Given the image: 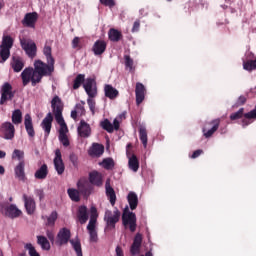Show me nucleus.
Masks as SVG:
<instances>
[{
  "mask_svg": "<svg viewBox=\"0 0 256 256\" xmlns=\"http://www.w3.org/2000/svg\"><path fill=\"white\" fill-rule=\"evenodd\" d=\"M43 55L46 58V63L42 60L34 61L33 83H35V81L41 83L43 77H51L55 72V58L53 57V50L51 46H44Z\"/></svg>",
  "mask_w": 256,
  "mask_h": 256,
  "instance_id": "nucleus-1",
  "label": "nucleus"
},
{
  "mask_svg": "<svg viewBox=\"0 0 256 256\" xmlns=\"http://www.w3.org/2000/svg\"><path fill=\"white\" fill-rule=\"evenodd\" d=\"M13 38L9 35H4L0 45V63H5L11 57V48L13 47Z\"/></svg>",
  "mask_w": 256,
  "mask_h": 256,
  "instance_id": "nucleus-2",
  "label": "nucleus"
},
{
  "mask_svg": "<svg viewBox=\"0 0 256 256\" xmlns=\"http://www.w3.org/2000/svg\"><path fill=\"white\" fill-rule=\"evenodd\" d=\"M122 223L124 227L129 226L131 233H135L137 230V216L135 213L129 211V206H126L123 210Z\"/></svg>",
  "mask_w": 256,
  "mask_h": 256,
  "instance_id": "nucleus-3",
  "label": "nucleus"
},
{
  "mask_svg": "<svg viewBox=\"0 0 256 256\" xmlns=\"http://www.w3.org/2000/svg\"><path fill=\"white\" fill-rule=\"evenodd\" d=\"M119 219H121V212L119 209L114 210H106L104 214V221L106 223V229H115V225L119 223Z\"/></svg>",
  "mask_w": 256,
  "mask_h": 256,
  "instance_id": "nucleus-4",
  "label": "nucleus"
},
{
  "mask_svg": "<svg viewBox=\"0 0 256 256\" xmlns=\"http://www.w3.org/2000/svg\"><path fill=\"white\" fill-rule=\"evenodd\" d=\"M0 213L5 217H9V219H17V217H21L23 212L15 204L0 203Z\"/></svg>",
  "mask_w": 256,
  "mask_h": 256,
  "instance_id": "nucleus-5",
  "label": "nucleus"
},
{
  "mask_svg": "<svg viewBox=\"0 0 256 256\" xmlns=\"http://www.w3.org/2000/svg\"><path fill=\"white\" fill-rule=\"evenodd\" d=\"M20 45L30 59L37 57V44L33 40L22 38L20 39Z\"/></svg>",
  "mask_w": 256,
  "mask_h": 256,
  "instance_id": "nucleus-6",
  "label": "nucleus"
},
{
  "mask_svg": "<svg viewBox=\"0 0 256 256\" xmlns=\"http://www.w3.org/2000/svg\"><path fill=\"white\" fill-rule=\"evenodd\" d=\"M0 93V105H5L7 101H13V97H15V92H13V86H11L9 82H5L2 85Z\"/></svg>",
  "mask_w": 256,
  "mask_h": 256,
  "instance_id": "nucleus-7",
  "label": "nucleus"
},
{
  "mask_svg": "<svg viewBox=\"0 0 256 256\" xmlns=\"http://www.w3.org/2000/svg\"><path fill=\"white\" fill-rule=\"evenodd\" d=\"M71 230L68 228H61L56 236L55 245L63 247L67 243H71Z\"/></svg>",
  "mask_w": 256,
  "mask_h": 256,
  "instance_id": "nucleus-8",
  "label": "nucleus"
},
{
  "mask_svg": "<svg viewBox=\"0 0 256 256\" xmlns=\"http://www.w3.org/2000/svg\"><path fill=\"white\" fill-rule=\"evenodd\" d=\"M34 77H35V72L33 70V67L25 68L21 73L22 85L24 87H27V85L31 83L32 87H35V85H37V83H40V82H37V81L33 82Z\"/></svg>",
  "mask_w": 256,
  "mask_h": 256,
  "instance_id": "nucleus-9",
  "label": "nucleus"
},
{
  "mask_svg": "<svg viewBox=\"0 0 256 256\" xmlns=\"http://www.w3.org/2000/svg\"><path fill=\"white\" fill-rule=\"evenodd\" d=\"M219 125H221L220 119H214L211 122L207 123L206 126L203 128L204 137L209 139L213 137L217 129H219Z\"/></svg>",
  "mask_w": 256,
  "mask_h": 256,
  "instance_id": "nucleus-10",
  "label": "nucleus"
},
{
  "mask_svg": "<svg viewBox=\"0 0 256 256\" xmlns=\"http://www.w3.org/2000/svg\"><path fill=\"white\" fill-rule=\"evenodd\" d=\"M51 107H52V111L55 119L59 117H63L64 104H63V100H61L59 96L56 95L52 98Z\"/></svg>",
  "mask_w": 256,
  "mask_h": 256,
  "instance_id": "nucleus-11",
  "label": "nucleus"
},
{
  "mask_svg": "<svg viewBox=\"0 0 256 256\" xmlns=\"http://www.w3.org/2000/svg\"><path fill=\"white\" fill-rule=\"evenodd\" d=\"M0 131L6 140L15 138V126L11 122H4L1 124Z\"/></svg>",
  "mask_w": 256,
  "mask_h": 256,
  "instance_id": "nucleus-12",
  "label": "nucleus"
},
{
  "mask_svg": "<svg viewBox=\"0 0 256 256\" xmlns=\"http://www.w3.org/2000/svg\"><path fill=\"white\" fill-rule=\"evenodd\" d=\"M141 245H143V235H141V233H137L130 247L131 255H139V253H141Z\"/></svg>",
  "mask_w": 256,
  "mask_h": 256,
  "instance_id": "nucleus-13",
  "label": "nucleus"
},
{
  "mask_svg": "<svg viewBox=\"0 0 256 256\" xmlns=\"http://www.w3.org/2000/svg\"><path fill=\"white\" fill-rule=\"evenodd\" d=\"M78 191L83 197H89L93 192V186L86 180H79L77 183Z\"/></svg>",
  "mask_w": 256,
  "mask_h": 256,
  "instance_id": "nucleus-14",
  "label": "nucleus"
},
{
  "mask_svg": "<svg viewBox=\"0 0 256 256\" xmlns=\"http://www.w3.org/2000/svg\"><path fill=\"white\" fill-rule=\"evenodd\" d=\"M54 167L58 175H63L65 173V163H63V158L61 156V150L56 149L54 158Z\"/></svg>",
  "mask_w": 256,
  "mask_h": 256,
  "instance_id": "nucleus-15",
  "label": "nucleus"
},
{
  "mask_svg": "<svg viewBox=\"0 0 256 256\" xmlns=\"http://www.w3.org/2000/svg\"><path fill=\"white\" fill-rule=\"evenodd\" d=\"M89 183L94 187H103V174L97 170L89 173Z\"/></svg>",
  "mask_w": 256,
  "mask_h": 256,
  "instance_id": "nucleus-16",
  "label": "nucleus"
},
{
  "mask_svg": "<svg viewBox=\"0 0 256 256\" xmlns=\"http://www.w3.org/2000/svg\"><path fill=\"white\" fill-rule=\"evenodd\" d=\"M41 127L45 133V137H49L51 134V128L53 127V114L49 112L42 120Z\"/></svg>",
  "mask_w": 256,
  "mask_h": 256,
  "instance_id": "nucleus-17",
  "label": "nucleus"
},
{
  "mask_svg": "<svg viewBox=\"0 0 256 256\" xmlns=\"http://www.w3.org/2000/svg\"><path fill=\"white\" fill-rule=\"evenodd\" d=\"M23 201L26 213L28 215H33V213H35V209H37L35 199H33L31 196H27V194H23Z\"/></svg>",
  "mask_w": 256,
  "mask_h": 256,
  "instance_id": "nucleus-18",
  "label": "nucleus"
},
{
  "mask_svg": "<svg viewBox=\"0 0 256 256\" xmlns=\"http://www.w3.org/2000/svg\"><path fill=\"white\" fill-rule=\"evenodd\" d=\"M105 189H106V197H108L110 205H112V207H115V203L117 202V195L115 194V189L111 187L110 179L106 180Z\"/></svg>",
  "mask_w": 256,
  "mask_h": 256,
  "instance_id": "nucleus-19",
  "label": "nucleus"
},
{
  "mask_svg": "<svg viewBox=\"0 0 256 256\" xmlns=\"http://www.w3.org/2000/svg\"><path fill=\"white\" fill-rule=\"evenodd\" d=\"M37 19H39V14H37V12L27 13L22 20V25H24V27L35 28Z\"/></svg>",
  "mask_w": 256,
  "mask_h": 256,
  "instance_id": "nucleus-20",
  "label": "nucleus"
},
{
  "mask_svg": "<svg viewBox=\"0 0 256 256\" xmlns=\"http://www.w3.org/2000/svg\"><path fill=\"white\" fill-rule=\"evenodd\" d=\"M10 66L12 67L14 73H21L25 67V61L20 56H13L10 61Z\"/></svg>",
  "mask_w": 256,
  "mask_h": 256,
  "instance_id": "nucleus-21",
  "label": "nucleus"
},
{
  "mask_svg": "<svg viewBox=\"0 0 256 256\" xmlns=\"http://www.w3.org/2000/svg\"><path fill=\"white\" fill-rule=\"evenodd\" d=\"M78 134L84 139H87V137H91V126L87 122H85V120L80 121V125L78 126Z\"/></svg>",
  "mask_w": 256,
  "mask_h": 256,
  "instance_id": "nucleus-22",
  "label": "nucleus"
},
{
  "mask_svg": "<svg viewBox=\"0 0 256 256\" xmlns=\"http://www.w3.org/2000/svg\"><path fill=\"white\" fill-rule=\"evenodd\" d=\"M145 85L141 82L136 83L135 95H136V104L139 105L145 101Z\"/></svg>",
  "mask_w": 256,
  "mask_h": 256,
  "instance_id": "nucleus-23",
  "label": "nucleus"
},
{
  "mask_svg": "<svg viewBox=\"0 0 256 256\" xmlns=\"http://www.w3.org/2000/svg\"><path fill=\"white\" fill-rule=\"evenodd\" d=\"M24 126L26 129V133H28V137H35V128L33 127V118H31L30 114H26L24 116Z\"/></svg>",
  "mask_w": 256,
  "mask_h": 256,
  "instance_id": "nucleus-24",
  "label": "nucleus"
},
{
  "mask_svg": "<svg viewBox=\"0 0 256 256\" xmlns=\"http://www.w3.org/2000/svg\"><path fill=\"white\" fill-rule=\"evenodd\" d=\"M15 177L18 181H25L27 176L25 175V161H21L14 168Z\"/></svg>",
  "mask_w": 256,
  "mask_h": 256,
  "instance_id": "nucleus-25",
  "label": "nucleus"
},
{
  "mask_svg": "<svg viewBox=\"0 0 256 256\" xmlns=\"http://www.w3.org/2000/svg\"><path fill=\"white\" fill-rule=\"evenodd\" d=\"M104 95L107 97V99H111L113 101L119 97V90H117L111 84H106L104 86Z\"/></svg>",
  "mask_w": 256,
  "mask_h": 256,
  "instance_id": "nucleus-26",
  "label": "nucleus"
},
{
  "mask_svg": "<svg viewBox=\"0 0 256 256\" xmlns=\"http://www.w3.org/2000/svg\"><path fill=\"white\" fill-rule=\"evenodd\" d=\"M107 50V42L105 40H97L92 48L94 55H103Z\"/></svg>",
  "mask_w": 256,
  "mask_h": 256,
  "instance_id": "nucleus-27",
  "label": "nucleus"
},
{
  "mask_svg": "<svg viewBox=\"0 0 256 256\" xmlns=\"http://www.w3.org/2000/svg\"><path fill=\"white\" fill-rule=\"evenodd\" d=\"M105 153V146L99 143H94L89 150L90 157H101Z\"/></svg>",
  "mask_w": 256,
  "mask_h": 256,
  "instance_id": "nucleus-28",
  "label": "nucleus"
},
{
  "mask_svg": "<svg viewBox=\"0 0 256 256\" xmlns=\"http://www.w3.org/2000/svg\"><path fill=\"white\" fill-rule=\"evenodd\" d=\"M78 221L81 225H85L89 221V213L87 212V206H80L77 213Z\"/></svg>",
  "mask_w": 256,
  "mask_h": 256,
  "instance_id": "nucleus-29",
  "label": "nucleus"
},
{
  "mask_svg": "<svg viewBox=\"0 0 256 256\" xmlns=\"http://www.w3.org/2000/svg\"><path fill=\"white\" fill-rule=\"evenodd\" d=\"M127 201L129 203L131 211H135V209H137V206L139 205V197L137 196V193L129 192L127 196Z\"/></svg>",
  "mask_w": 256,
  "mask_h": 256,
  "instance_id": "nucleus-30",
  "label": "nucleus"
},
{
  "mask_svg": "<svg viewBox=\"0 0 256 256\" xmlns=\"http://www.w3.org/2000/svg\"><path fill=\"white\" fill-rule=\"evenodd\" d=\"M97 208L95 207H92L91 208V216H90V220H89V223L87 225V231H90V230H96L95 227L97 225Z\"/></svg>",
  "mask_w": 256,
  "mask_h": 256,
  "instance_id": "nucleus-31",
  "label": "nucleus"
},
{
  "mask_svg": "<svg viewBox=\"0 0 256 256\" xmlns=\"http://www.w3.org/2000/svg\"><path fill=\"white\" fill-rule=\"evenodd\" d=\"M47 175H49V167L47 164H43L34 174L35 179H47Z\"/></svg>",
  "mask_w": 256,
  "mask_h": 256,
  "instance_id": "nucleus-32",
  "label": "nucleus"
},
{
  "mask_svg": "<svg viewBox=\"0 0 256 256\" xmlns=\"http://www.w3.org/2000/svg\"><path fill=\"white\" fill-rule=\"evenodd\" d=\"M108 37L113 43H118V41H121V39L123 38V34L121 33V31L115 28H111L108 32Z\"/></svg>",
  "mask_w": 256,
  "mask_h": 256,
  "instance_id": "nucleus-33",
  "label": "nucleus"
},
{
  "mask_svg": "<svg viewBox=\"0 0 256 256\" xmlns=\"http://www.w3.org/2000/svg\"><path fill=\"white\" fill-rule=\"evenodd\" d=\"M55 120L60 126L59 135H67V133H69V128L67 127V123H65L63 116L55 118Z\"/></svg>",
  "mask_w": 256,
  "mask_h": 256,
  "instance_id": "nucleus-34",
  "label": "nucleus"
},
{
  "mask_svg": "<svg viewBox=\"0 0 256 256\" xmlns=\"http://www.w3.org/2000/svg\"><path fill=\"white\" fill-rule=\"evenodd\" d=\"M128 167L129 169H131V171H134V173H137V171H139V159L135 154H133L132 157L129 158Z\"/></svg>",
  "mask_w": 256,
  "mask_h": 256,
  "instance_id": "nucleus-35",
  "label": "nucleus"
},
{
  "mask_svg": "<svg viewBox=\"0 0 256 256\" xmlns=\"http://www.w3.org/2000/svg\"><path fill=\"white\" fill-rule=\"evenodd\" d=\"M37 243L40 245L41 249L44 251H49L51 249V244L49 243V240H47V237L45 236H37Z\"/></svg>",
  "mask_w": 256,
  "mask_h": 256,
  "instance_id": "nucleus-36",
  "label": "nucleus"
},
{
  "mask_svg": "<svg viewBox=\"0 0 256 256\" xmlns=\"http://www.w3.org/2000/svg\"><path fill=\"white\" fill-rule=\"evenodd\" d=\"M70 244L72 245V249H74L77 256H83V249L81 248V240H79V238L76 240H70Z\"/></svg>",
  "mask_w": 256,
  "mask_h": 256,
  "instance_id": "nucleus-37",
  "label": "nucleus"
},
{
  "mask_svg": "<svg viewBox=\"0 0 256 256\" xmlns=\"http://www.w3.org/2000/svg\"><path fill=\"white\" fill-rule=\"evenodd\" d=\"M139 137L144 149H147V143H148L147 128L143 126L139 128Z\"/></svg>",
  "mask_w": 256,
  "mask_h": 256,
  "instance_id": "nucleus-38",
  "label": "nucleus"
},
{
  "mask_svg": "<svg viewBox=\"0 0 256 256\" xmlns=\"http://www.w3.org/2000/svg\"><path fill=\"white\" fill-rule=\"evenodd\" d=\"M12 123H14V125H20V123H23V113L19 109L13 111Z\"/></svg>",
  "mask_w": 256,
  "mask_h": 256,
  "instance_id": "nucleus-39",
  "label": "nucleus"
},
{
  "mask_svg": "<svg viewBox=\"0 0 256 256\" xmlns=\"http://www.w3.org/2000/svg\"><path fill=\"white\" fill-rule=\"evenodd\" d=\"M67 193L71 199V201H74L75 203H79V201H81V198L79 196V190L77 189H73V188H70L67 190Z\"/></svg>",
  "mask_w": 256,
  "mask_h": 256,
  "instance_id": "nucleus-40",
  "label": "nucleus"
},
{
  "mask_svg": "<svg viewBox=\"0 0 256 256\" xmlns=\"http://www.w3.org/2000/svg\"><path fill=\"white\" fill-rule=\"evenodd\" d=\"M12 159L19 161V163L25 161V152H23V150L15 149L12 153Z\"/></svg>",
  "mask_w": 256,
  "mask_h": 256,
  "instance_id": "nucleus-41",
  "label": "nucleus"
},
{
  "mask_svg": "<svg viewBox=\"0 0 256 256\" xmlns=\"http://www.w3.org/2000/svg\"><path fill=\"white\" fill-rule=\"evenodd\" d=\"M83 83H85V76L83 74H78L74 80L73 89L74 90L79 89V87H81Z\"/></svg>",
  "mask_w": 256,
  "mask_h": 256,
  "instance_id": "nucleus-42",
  "label": "nucleus"
},
{
  "mask_svg": "<svg viewBox=\"0 0 256 256\" xmlns=\"http://www.w3.org/2000/svg\"><path fill=\"white\" fill-rule=\"evenodd\" d=\"M58 214L57 211H53L49 217H47L46 225L47 227H55V221H57Z\"/></svg>",
  "mask_w": 256,
  "mask_h": 256,
  "instance_id": "nucleus-43",
  "label": "nucleus"
},
{
  "mask_svg": "<svg viewBox=\"0 0 256 256\" xmlns=\"http://www.w3.org/2000/svg\"><path fill=\"white\" fill-rule=\"evenodd\" d=\"M245 117V108H240L237 112L230 115L231 121H237V119H243Z\"/></svg>",
  "mask_w": 256,
  "mask_h": 256,
  "instance_id": "nucleus-44",
  "label": "nucleus"
},
{
  "mask_svg": "<svg viewBox=\"0 0 256 256\" xmlns=\"http://www.w3.org/2000/svg\"><path fill=\"white\" fill-rule=\"evenodd\" d=\"M102 167H104L107 171L113 169L115 167V161H113V158H106L101 163Z\"/></svg>",
  "mask_w": 256,
  "mask_h": 256,
  "instance_id": "nucleus-45",
  "label": "nucleus"
},
{
  "mask_svg": "<svg viewBox=\"0 0 256 256\" xmlns=\"http://www.w3.org/2000/svg\"><path fill=\"white\" fill-rule=\"evenodd\" d=\"M101 127L104 129V131H107V133H113L114 128L113 124L109 121V119H105L104 121L101 122Z\"/></svg>",
  "mask_w": 256,
  "mask_h": 256,
  "instance_id": "nucleus-46",
  "label": "nucleus"
},
{
  "mask_svg": "<svg viewBox=\"0 0 256 256\" xmlns=\"http://www.w3.org/2000/svg\"><path fill=\"white\" fill-rule=\"evenodd\" d=\"M243 69H245V71H255L256 60H248V61L244 62Z\"/></svg>",
  "mask_w": 256,
  "mask_h": 256,
  "instance_id": "nucleus-47",
  "label": "nucleus"
},
{
  "mask_svg": "<svg viewBox=\"0 0 256 256\" xmlns=\"http://www.w3.org/2000/svg\"><path fill=\"white\" fill-rule=\"evenodd\" d=\"M124 64L126 69H129V71H133L134 61L133 58H131V56L124 55Z\"/></svg>",
  "mask_w": 256,
  "mask_h": 256,
  "instance_id": "nucleus-48",
  "label": "nucleus"
},
{
  "mask_svg": "<svg viewBox=\"0 0 256 256\" xmlns=\"http://www.w3.org/2000/svg\"><path fill=\"white\" fill-rule=\"evenodd\" d=\"M24 249H26L30 256H41L39 252L33 247V244L27 243L24 246Z\"/></svg>",
  "mask_w": 256,
  "mask_h": 256,
  "instance_id": "nucleus-49",
  "label": "nucleus"
},
{
  "mask_svg": "<svg viewBox=\"0 0 256 256\" xmlns=\"http://www.w3.org/2000/svg\"><path fill=\"white\" fill-rule=\"evenodd\" d=\"M75 111H77L78 115H85V101H81L75 105Z\"/></svg>",
  "mask_w": 256,
  "mask_h": 256,
  "instance_id": "nucleus-50",
  "label": "nucleus"
},
{
  "mask_svg": "<svg viewBox=\"0 0 256 256\" xmlns=\"http://www.w3.org/2000/svg\"><path fill=\"white\" fill-rule=\"evenodd\" d=\"M90 243H97L99 241V236L97 234V230H88Z\"/></svg>",
  "mask_w": 256,
  "mask_h": 256,
  "instance_id": "nucleus-51",
  "label": "nucleus"
},
{
  "mask_svg": "<svg viewBox=\"0 0 256 256\" xmlns=\"http://www.w3.org/2000/svg\"><path fill=\"white\" fill-rule=\"evenodd\" d=\"M59 141L64 147H69L70 145L69 137H67V134L59 135Z\"/></svg>",
  "mask_w": 256,
  "mask_h": 256,
  "instance_id": "nucleus-52",
  "label": "nucleus"
},
{
  "mask_svg": "<svg viewBox=\"0 0 256 256\" xmlns=\"http://www.w3.org/2000/svg\"><path fill=\"white\" fill-rule=\"evenodd\" d=\"M69 159L73 165V167H79V157L75 153H71Z\"/></svg>",
  "mask_w": 256,
  "mask_h": 256,
  "instance_id": "nucleus-53",
  "label": "nucleus"
},
{
  "mask_svg": "<svg viewBox=\"0 0 256 256\" xmlns=\"http://www.w3.org/2000/svg\"><path fill=\"white\" fill-rule=\"evenodd\" d=\"M87 104L89 106V109H90L92 115H95V105H96L95 100H93V98H88Z\"/></svg>",
  "mask_w": 256,
  "mask_h": 256,
  "instance_id": "nucleus-54",
  "label": "nucleus"
},
{
  "mask_svg": "<svg viewBox=\"0 0 256 256\" xmlns=\"http://www.w3.org/2000/svg\"><path fill=\"white\" fill-rule=\"evenodd\" d=\"M89 99H93L94 97H97V88H90L85 90Z\"/></svg>",
  "mask_w": 256,
  "mask_h": 256,
  "instance_id": "nucleus-55",
  "label": "nucleus"
},
{
  "mask_svg": "<svg viewBox=\"0 0 256 256\" xmlns=\"http://www.w3.org/2000/svg\"><path fill=\"white\" fill-rule=\"evenodd\" d=\"M81 39L79 37H74L72 40V48L73 49H81Z\"/></svg>",
  "mask_w": 256,
  "mask_h": 256,
  "instance_id": "nucleus-56",
  "label": "nucleus"
},
{
  "mask_svg": "<svg viewBox=\"0 0 256 256\" xmlns=\"http://www.w3.org/2000/svg\"><path fill=\"white\" fill-rule=\"evenodd\" d=\"M244 118L248 120L256 119V108L251 110L248 113H244Z\"/></svg>",
  "mask_w": 256,
  "mask_h": 256,
  "instance_id": "nucleus-57",
  "label": "nucleus"
},
{
  "mask_svg": "<svg viewBox=\"0 0 256 256\" xmlns=\"http://www.w3.org/2000/svg\"><path fill=\"white\" fill-rule=\"evenodd\" d=\"M95 80H93L92 78H87L86 82L84 83V89H92L93 88V83Z\"/></svg>",
  "mask_w": 256,
  "mask_h": 256,
  "instance_id": "nucleus-58",
  "label": "nucleus"
},
{
  "mask_svg": "<svg viewBox=\"0 0 256 256\" xmlns=\"http://www.w3.org/2000/svg\"><path fill=\"white\" fill-rule=\"evenodd\" d=\"M100 3L105 7H115V0H100Z\"/></svg>",
  "mask_w": 256,
  "mask_h": 256,
  "instance_id": "nucleus-59",
  "label": "nucleus"
},
{
  "mask_svg": "<svg viewBox=\"0 0 256 256\" xmlns=\"http://www.w3.org/2000/svg\"><path fill=\"white\" fill-rule=\"evenodd\" d=\"M141 27V21L136 20L132 27V33H137Z\"/></svg>",
  "mask_w": 256,
  "mask_h": 256,
  "instance_id": "nucleus-60",
  "label": "nucleus"
},
{
  "mask_svg": "<svg viewBox=\"0 0 256 256\" xmlns=\"http://www.w3.org/2000/svg\"><path fill=\"white\" fill-rule=\"evenodd\" d=\"M36 197H39L40 201H43L45 199V192H43L42 189L35 190Z\"/></svg>",
  "mask_w": 256,
  "mask_h": 256,
  "instance_id": "nucleus-61",
  "label": "nucleus"
},
{
  "mask_svg": "<svg viewBox=\"0 0 256 256\" xmlns=\"http://www.w3.org/2000/svg\"><path fill=\"white\" fill-rule=\"evenodd\" d=\"M245 103H247V97L242 95L238 98L236 105L241 106V105H245Z\"/></svg>",
  "mask_w": 256,
  "mask_h": 256,
  "instance_id": "nucleus-62",
  "label": "nucleus"
},
{
  "mask_svg": "<svg viewBox=\"0 0 256 256\" xmlns=\"http://www.w3.org/2000/svg\"><path fill=\"white\" fill-rule=\"evenodd\" d=\"M202 153H203V150L201 149L194 151L191 156V159H197V157H200Z\"/></svg>",
  "mask_w": 256,
  "mask_h": 256,
  "instance_id": "nucleus-63",
  "label": "nucleus"
},
{
  "mask_svg": "<svg viewBox=\"0 0 256 256\" xmlns=\"http://www.w3.org/2000/svg\"><path fill=\"white\" fill-rule=\"evenodd\" d=\"M116 256H124L123 249L120 246L116 247Z\"/></svg>",
  "mask_w": 256,
  "mask_h": 256,
  "instance_id": "nucleus-64",
  "label": "nucleus"
}]
</instances>
